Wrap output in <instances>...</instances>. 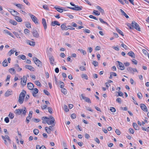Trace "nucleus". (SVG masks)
Returning <instances> with one entry per match:
<instances>
[{"label": "nucleus", "mask_w": 149, "mask_h": 149, "mask_svg": "<svg viewBox=\"0 0 149 149\" xmlns=\"http://www.w3.org/2000/svg\"><path fill=\"white\" fill-rule=\"evenodd\" d=\"M25 67L27 69L29 70L32 71H34V68L31 66L29 65H27L25 66Z\"/></svg>", "instance_id": "a211bd4d"}, {"label": "nucleus", "mask_w": 149, "mask_h": 149, "mask_svg": "<svg viewBox=\"0 0 149 149\" xmlns=\"http://www.w3.org/2000/svg\"><path fill=\"white\" fill-rule=\"evenodd\" d=\"M22 109V113L24 115H25L26 114V108L24 107V109Z\"/></svg>", "instance_id": "a19ab883"}, {"label": "nucleus", "mask_w": 149, "mask_h": 149, "mask_svg": "<svg viewBox=\"0 0 149 149\" xmlns=\"http://www.w3.org/2000/svg\"><path fill=\"white\" fill-rule=\"evenodd\" d=\"M127 70L130 73L134 74V72H137V70L136 68H132L130 67H128L127 68Z\"/></svg>", "instance_id": "6e6552de"}, {"label": "nucleus", "mask_w": 149, "mask_h": 149, "mask_svg": "<svg viewBox=\"0 0 149 149\" xmlns=\"http://www.w3.org/2000/svg\"><path fill=\"white\" fill-rule=\"evenodd\" d=\"M35 83L38 86H40L41 84L38 81H35Z\"/></svg>", "instance_id": "338daca9"}, {"label": "nucleus", "mask_w": 149, "mask_h": 149, "mask_svg": "<svg viewBox=\"0 0 149 149\" xmlns=\"http://www.w3.org/2000/svg\"><path fill=\"white\" fill-rule=\"evenodd\" d=\"M26 43L32 46H34L35 45V42L31 41L29 40H27L26 41Z\"/></svg>", "instance_id": "9d476101"}, {"label": "nucleus", "mask_w": 149, "mask_h": 149, "mask_svg": "<svg viewBox=\"0 0 149 149\" xmlns=\"http://www.w3.org/2000/svg\"><path fill=\"white\" fill-rule=\"evenodd\" d=\"M120 10L122 13V14L124 15L127 18H129V16L122 9H120Z\"/></svg>", "instance_id": "bb28decb"}, {"label": "nucleus", "mask_w": 149, "mask_h": 149, "mask_svg": "<svg viewBox=\"0 0 149 149\" xmlns=\"http://www.w3.org/2000/svg\"><path fill=\"white\" fill-rule=\"evenodd\" d=\"M62 93H63L64 95H65L67 94V91L66 89L64 88H62V89L61 90Z\"/></svg>", "instance_id": "f704fd0d"}, {"label": "nucleus", "mask_w": 149, "mask_h": 149, "mask_svg": "<svg viewBox=\"0 0 149 149\" xmlns=\"http://www.w3.org/2000/svg\"><path fill=\"white\" fill-rule=\"evenodd\" d=\"M49 60L50 61V64L52 65H54V58L53 56H49Z\"/></svg>", "instance_id": "dca6fc26"}, {"label": "nucleus", "mask_w": 149, "mask_h": 149, "mask_svg": "<svg viewBox=\"0 0 149 149\" xmlns=\"http://www.w3.org/2000/svg\"><path fill=\"white\" fill-rule=\"evenodd\" d=\"M32 34L33 36L36 38H38L39 37V34L36 30L33 29L32 32Z\"/></svg>", "instance_id": "9b49d317"}, {"label": "nucleus", "mask_w": 149, "mask_h": 149, "mask_svg": "<svg viewBox=\"0 0 149 149\" xmlns=\"http://www.w3.org/2000/svg\"><path fill=\"white\" fill-rule=\"evenodd\" d=\"M116 30L118 33H119L122 36H124V35L123 34V32L121 30H120L119 29L117 28H116Z\"/></svg>", "instance_id": "e433bc0d"}, {"label": "nucleus", "mask_w": 149, "mask_h": 149, "mask_svg": "<svg viewBox=\"0 0 149 149\" xmlns=\"http://www.w3.org/2000/svg\"><path fill=\"white\" fill-rule=\"evenodd\" d=\"M21 79H22L21 82V84L22 85L24 86L26 84L27 78L26 77L24 76L22 77V78H21Z\"/></svg>", "instance_id": "0eeeda50"}, {"label": "nucleus", "mask_w": 149, "mask_h": 149, "mask_svg": "<svg viewBox=\"0 0 149 149\" xmlns=\"http://www.w3.org/2000/svg\"><path fill=\"white\" fill-rule=\"evenodd\" d=\"M32 93L34 97H36V94L38 93V90L37 88H33L32 90Z\"/></svg>", "instance_id": "f8f14e48"}, {"label": "nucleus", "mask_w": 149, "mask_h": 149, "mask_svg": "<svg viewBox=\"0 0 149 149\" xmlns=\"http://www.w3.org/2000/svg\"><path fill=\"white\" fill-rule=\"evenodd\" d=\"M84 100L85 101L87 102H89L90 103L91 102L90 99L87 97H86Z\"/></svg>", "instance_id": "864d4df0"}, {"label": "nucleus", "mask_w": 149, "mask_h": 149, "mask_svg": "<svg viewBox=\"0 0 149 149\" xmlns=\"http://www.w3.org/2000/svg\"><path fill=\"white\" fill-rule=\"evenodd\" d=\"M129 131L130 132V133H131L132 134H133L134 133V130L132 129L131 128H130L129 129Z\"/></svg>", "instance_id": "680f3d73"}, {"label": "nucleus", "mask_w": 149, "mask_h": 149, "mask_svg": "<svg viewBox=\"0 0 149 149\" xmlns=\"http://www.w3.org/2000/svg\"><path fill=\"white\" fill-rule=\"evenodd\" d=\"M110 110L111 112H114L116 111L115 109L113 107H111Z\"/></svg>", "instance_id": "13d9d810"}, {"label": "nucleus", "mask_w": 149, "mask_h": 149, "mask_svg": "<svg viewBox=\"0 0 149 149\" xmlns=\"http://www.w3.org/2000/svg\"><path fill=\"white\" fill-rule=\"evenodd\" d=\"M9 72L12 74H14L15 73V70L13 68H11L9 70Z\"/></svg>", "instance_id": "b1692460"}, {"label": "nucleus", "mask_w": 149, "mask_h": 149, "mask_svg": "<svg viewBox=\"0 0 149 149\" xmlns=\"http://www.w3.org/2000/svg\"><path fill=\"white\" fill-rule=\"evenodd\" d=\"M132 125L135 130H139V127L136 123H133L132 124Z\"/></svg>", "instance_id": "4be33fe9"}, {"label": "nucleus", "mask_w": 149, "mask_h": 149, "mask_svg": "<svg viewBox=\"0 0 149 149\" xmlns=\"http://www.w3.org/2000/svg\"><path fill=\"white\" fill-rule=\"evenodd\" d=\"M51 25L53 26H55L56 25L58 26L60 25V23L57 21H56L52 22Z\"/></svg>", "instance_id": "6ab92c4d"}, {"label": "nucleus", "mask_w": 149, "mask_h": 149, "mask_svg": "<svg viewBox=\"0 0 149 149\" xmlns=\"http://www.w3.org/2000/svg\"><path fill=\"white\" fill-rule=\"evenodd\" d=\"M128 54L132 58H135V55L134 53L132 51L129 52L128 53Z\"/></svg>", "instance_id": "5701e85b"}, {"label": "nucleus", "mask_w": 149, "mask_h": 149, "mask_svg": "<svg viewBox=\"0 0 149 149\" xmlns=\"http://www.w3.org/2000/svg\"><path fill=\"white\" fill-rule=\"evenodd\" d=\"M3 65L4 67H6L8 66V63L7 62V61L6 59L4 60L2 62Z\"/></svg>", "instance_id": "a878e982"}, {"label": "nucleus", "mask_w": 149, "mask_h": 149, "mask_svg": "<svg viewBox=\"0 0 149 149\" xmlns=\"http://www.w3.org/2000/svg\"><path fill=\"white\" fill-rule=\"evenodd\" d=\"M55 8L60 13H61L63 11V10L62 8H58L56 7H55Z\"/></svg>", "instance_id": "c756f323"}, {"label": "nucleus", "mask_w": 149, "mask_h": 149, "mask_svg": "<svg viewBox=\"0 0 149 149\" xmlns=\"http://www.w3.org/2000/svg\"><path fill=\"white\" fill-rule=\"evenodd\" d=\"M86 97H85L84 96V95L83 94H82L81 95L80 98L81 100H84V99Z\"/></svg>", "instance_id": "69168bd1"}, {"label": "nucleus", "mask_w": 149, "mask_h": 149, "mask_svg": "<svg viewBox=\"0 0 149 149\" xmlns=\"http://www.w3.org/2000/svg\"><path fill=\"white\" fill-rule=\"evenodd\" d=\"M79 69L80 70L82 71H85L86 70L85 67L83 66H81L79 68Z\"/></svg>", "instance_id": "3c124183"}, {"label": "nucleus", "mask_w": 149, "mask_h": 149, "mask_svg": "<svg viewBox=\"0 0 149 149\" xmlns=\"http://www.w3.org/2000/svg\"><path fill=\"white\" fill-rule=\"evenodd\" d=\"M47 109H48V112L50 113H52V109L51 107H48L47 108Z\"/></svg>", "instance_id": "0e129e2a"}, {"label": "nucleus", "mask_w": 149, "mask_h": 149, "mask_svg": "<svg viewBox=\"0 0 149 149\" xmlns=\"http://www.w3.org/2000/svg\"><path fill=\"white\" fill-rule=\"evenodd\" d=\"M15 52V51L14 50L11 49L8 53V55L9 56H10L12 54H14Z\"/></svg>", "instance_id": "72a5a7b5"}, {"label": "nucleus", "mask_w": 149, "mask_h": 149, "mask_svg": "<svg viewBox=\"0 0 149 149\" xmlns=\"http://www.w3.org/2000/svg\"><path fill=\"white\" fill-rule=\"evenodd\" d=\"M6 139L9 142H10L11 141V140L10 139L9 136L8 135H6Z\"/></svg>", "instance_id": "e2e57ef3"}, {"label": "nucleus", "mask_w": 149, "mask_h": 149, "mask_svg": "<svg viewBox=\"0 0 149 149\" xmlns=\"http://www.w3.org/2000/svg\"><path fill=\"white\" fill-rule=\"evenodd\" d=\"M46 131L48 134H50L51 132V131L49 129L48 127H46L45 128Z\"/></svg>", "instance_id": "c03bdc74"}, {"label": "nucleus", "mask_w": 149, "mask_h": 149, "mask_svg": "<svg viewBox=\"0 0 149 149\" xmlns=\"http://www.w3.org/2000/svg\"><path fill=\"white\" fill-rule=\"evenodd\" d=\"M117 62L118 64V65L120 68V69L121 70H123L125 69V67L124 65L121 62L119 61H117Z\"/></svg>", "instance_id": "ddd939ff"}, {"label": "nucleus", "mask_w": 149, "mask_h": 149, "mask_svg": "<svg viewBox=\"0 0 149 149\" xmlns=\"http://www.w3.org/2000/svg\"><path fill=\"white\" fill-rule=\"evenodd\" d=\"M116 101L117 102L119 103L120 104L121 103V100L120 98L119 97L117 98L116 100Z\"/></svg>", "instance_id": "774afa93"}, {"label": "nucleus", "mask_w": 149, "mask_h": 149, "mask_svg": "<svg viewBox=\"0 0 149 149\" xmlns=\"http://www.w3.org/2000/svg\"><path fill=\"white\" fill-rule=\"evenodd\" d=\"M121 46L123 48H124L125 50H127L129 49L128 47L125 45V44H124L123 43L121 44Z\"/></svg>", "instance_id": "58836bf2"}, {"label": "nucleus", "mask_w": 149, "mask_h": 149, "mask_svg": "<svg viewBox=\"0 0 149 149\" xmlns=\"http://www.w3.org/2000/svg\"><path fill=\"white\" fill-rule=\"evenodd\" d=\"M14 5L15 6H16L18 8L21 9L22 8V5L21 4H17L15 3H14Z\"/></svg>", "instance_id": "473e14b6"}, {"label": "nucleus", "mask_w": 149, "mask_h": 149, "mask_svg": "<svg viewBox=\"0 0 149 149\" xmlns=\"http://www.w3.org/2000/svg\"><path fill=\"white\" fill-rule=\"evenodd\" d=\"M78 50L80 51L84 55H85L86 54V52L83 49H79Z\"/></svg>", "instance_id": "4c0bfd02"}, {"label": "nucleus", "mask_w": 149, "mask_h": 149, "mask_svg": "<svg viewBox=\"0 0 149 149\" xmlns=\"http://www.w3.org/2000/svg\"><path fill=\"white\" fill-rule=\"evenodd\" d=\"M12 94V91H8L6 92L5 94V96L6 97H8L11 95Z\"/></svg>", "instance_id": "aec40b11"}, {"label": "nucleus", "mask_w": 149, "mask_h": 149, "mask_svg": "<svg viewBox=\"0 0 149 149\" xmlns=\"http://www.w3.org/2000/svg\"><path fill=\"white\" fill-rule=\"evenodd\" d=\"M115 132L118 135H120L121 134L120 131L118 130L117 129L116 130Z\"/></svg>", "instance_id": "bf43d9fd"}, {"label": "nucleus", "mask_w": 149, "mask_h": 149, "mask_svg": "<svg viewBox=\"0 0 149 149\" xmlns=\"http://www.w3.org/2000/svg\"><path fill=\"white\" fill-rule=\"evenodd\" d=\"M26 94V91L24 90H23L22 92L20 93L18 100L20 104H21L23 102Z\"/></svg>", "instance_id": "f257e3e1"}, {"label": "nucleus", "mask_w": 149, "mask_h": 149, "mask_svg": "<svg viewBox=\"0 0 149 149\" xmlns=\"http://www.w3.org/2000/svg\"><path fill=\"white\" fill-rule=\"evenodd\" d=\"M4 121L6 123H8L9 121L8 118L7 117H6L4 119Z\"/></svg>", "instance_id": "052dcab7"}, {"label": "nucleus", "mask_w": 149, "mask_h": 149, "mask_svg": "<svg viewBox=\"0 0 149 149\" xmlns=\"http://www.w3.org/2000/svg\"><path fill=\"white\" fill-rule=\"evenodd\" d=\"M22 112V109H17L15 111V113L16 114L20 115Z\"/></svg>", "instance_id": "412c9836"}, {"label": "nucleus", "mask_w": 149, "mask_h": 149, "mask_svg": "<svg viewBox=\"0 0 149 149\" xmlns=\"http://www.w3.org/2000/svg\"><path fill=\"white\" fill-rule=\"evenodd\" d=\"M59 84H61L60 86L61 88H63L64 87V84L62 81H60L59 82Z\"/></svg>", "instance_id": "6e6d98bb"}, {"label": "nucleus", "mask_w": 149, "mask_h": 149, "mask_svg": "<svg viewBox=\"0 0 149 149\" xmlns=\"http://www.w3.org/2000/svg\"><path fill=\"white\" fill-rule=\"evenodd\" d=\"M137 96L139 99H141L142 97V95L141 93H137Z\"/></svg>", "instance_id": "5fc2aeb1"}, {"label": "nucleus", "mask_w": 149, "mask_h": 149, "mask_svg": "<svg viewBox=\"0 0 149 149\" xmlns=\"http://www.w3.org/2000/svg\"><path fill=\"white\" fill-rule=\"evenodd\" d=\"M15 19L18 22H21L22 21V18L18 16H15Z\"/></svg>", "instance_id": "cd10ccee"}, {"label": "nucleus", "mask_w": 149, "mask_h": 149, "mask_svg": "<svg viewBox=\"0 0 149 149\" xmlns=\"http://www.w3.org/2000/svg\"><path fill=\"white\" fill-rule=\"evenodd\" d=\"M9 22L13 25H16L17 24V22L16 21L12 19H10Z\"/></svg>", "instance_id": "7c9ffc66"}, {"label": "nucleus", "mask_w": 149, "mask_h": 149, "mask_svg": "<svg viewBox=\"0 0 149 149\" xmlns=\"http://www.w3.org/2000/svg\"><path fill=\"white\" fill-rule=\"evenodd\" d=\"M33 60L35 63L38 66H42V63L36 57H33Z\"/></svg>", "instance_id": "7ed1b4c3"}, {"label": "nucleus", "mask_w": 149, "mask_h": 149, "mask_svg": "<svg viewBox=\"0 0 149 149\" xmlns=\"http://www.w3.org/2000/svg\"><path fill=\"white\" fill-rule=\"evenodd\" d=\"M39 133V130L37 129H35L33 130V133L36 135L38 134Z\"/></svg>", "instance_id": "37998d69"}, {"label": "nucleus", "mask_w": 149, "mask_h": 149, "mask_svg": "<svg viewBox=\"0 0 149 149\" xmlns=\"http://www.w3.org/2000/svg\"><path fill=\"white\" fill-rule=\"evenodd\" d=\"M52 120H46V123L49 125H52V124H54L55 125V120L54 118H52Z\"/></svg>", "instance_id": "20e7f679"}, {"label": "nucleus", "mask_w": 149, "mask_h": 149, "mask_svg": "<svg viewBox=\"0 0 149 149\" xmlns=\"http://www.w3.org/2000/svg\"><path fill=\"white\" fill-rule=\"evenodd\" d=\"M81 77L82 78H85V79L87 80L88 79V77L87 74H83L81 75Z\"/></svg>", "instance_id": "c9c22d12"}, {"label": "nucleus", "mask_w": 149, "mask_h": 149, "mask_svg": "<svg viewBox=\"0 0 149 149\" xmlns=\"http://www.w3.org/2000/svg\"><path fill=\"white\" fill-rule=\"evenodd\" d=\"M25 26L27 28H31V26L30 24L28 22H26L25 24Z\"/></svg>", "instance_id": "de8ad7c7"}, {"label": "nucleus", "mask_w": 149, "mask_h": 149, "mask_svg": "<svg viewBox=\"0 0 149 149\" xmlns=\"http://www.w3.org/2000/svg\"><path fill=\"white\" fill-rule=\"evenodd\" d=\"M11 14L13 16H15V15H19V13L17 11L14 10L12 12Z\"/></svg>", "instance_id": "2f4dec72"}, {"label": "nucleus", "mask_w": 149, "mask_h": 149, "mask_svg": "<svg viewBox=\"0 0 149 149\" xmlns=\"http://www.w3.org/2000/svg\"><path fill=\"white\" fill-rule=\"evenodd\" d=\"M63 106L65 111L66 112H68L69 110L68 109L67 106L65 105H64Z\"/></svg>", "instance_id": "603ef678"}, {"label": "nucleus", "mask_w": 149, "mask_h": 149, "mask_svg": "<svg viewBox=\"0 0 149 149\" xmlns=\"http://www.w3.org/2000/svg\"><path fill=\"white\" fill-rule=\"evenodd\" d=\"M68 8L74 10H82V7L79 6H78L76 5L75 7H68Z\"/></svg>", "instance_id": "39448f33"}, {"label": "nucleus", "mask_w": 149, "mask_h": 149, "mask_svg": "<svg viewBox=\"0 0 149 149\" xmlns=\"http://www.w3.org/2000/svg\"><path fill=\"white\" fill-rule=\"evenodd\" d=\"M132 27L135 29L136 30L139 31H141V29L139 25L135 21H133L132 22Z\"/></svg>", "instance_id": "f03ea898"}, {"label": "nucleus", "mask_w": 149, "mask_h": 149, "mask_svg": "<svg viewBox=\"0 0 149 149\" xmlns=\"http://www.w3.org/2000/svg\"><path fill=\"white\" fill-rule=\"evenodd\" d=\"M4 31L5 33L9 35L12 37L14 38L13 36L10 32L9 31L7 30H4Z\"/></svg>", "instance_id": "393cba45"}, {"label": "nucleus", "mask_w": 149, "mask_h": 149, "mask_svg": "<svg viewBox=\"0 0 149 149\" xmlns=\"http://www.w3.org/2000/svg\"><path fill=\"white\" fill-rule=\"evenodd\" d=\"M96 8L99 10L101 13H104V10L102 9L99 6H96Z\"/></svg>", "instance_id": "c85d7f7f"}, {"label": "nucleus", "mask_w": 149, "mask_h": 149, "mask_svg": "<svg viewBox=\"0 0 149 149\" xmlns=\"http://www.w3.org/2000/svg\"><path fill=\"white\" fill-rule=\"evenodd\" d=\"M13 33L16 36L17 38H20V37L19 36V34L17 32H16L15 31H14L13 32Z\"/></svg>", "instance_id": "79ce46f5"}, {"label": "nucleus", "mask_w": 149, "mask_h": 149, "mask_svg": "<svg viewBox=\"0 0 149 149\" xmlns=\"http://www.w3.org/2000/svg\"><path fill=\"white\" fill-rule=\"evenodd\" d=\"M8 116L9 117V118L11 119L13 118L14 117V114L13 113H10Z\"/></svg>", "instance_id": "49530a36"}, {"label": "nucleus", "mask_w": 149, "mask_h": 149, "mask_svg": "<svg viewBox=\"0 0 149 149\" xmlns=\"http://www.w3.org/2000/svg\"><path fill=\"white\" fill-rule=\"evenodd\" d=\"M61 28L63 30H66L68 29V27H67L65 24H63L61 25Z\"/></svg>", "instance_id": "f3484780"}, {"label": "nucleus", "mask_w": 149, "mask_h": 149, "mask_svg": "<svg viewBox=\"0 0 149 149\" xmlns=\"http://www.w3.org/2000/svg\"><path fill=\"white\" fill-rule=\"evenodd\" d=\"M18 57H19L22 60H25L26 58V56L24 55H20L18 56Z\"/></svg>", "instance_id": "ea45409f"}, {"label": "nucleus", "mask_w": 149, "mask_h": 149, "mask_svg": "<svg viewBox=\"0 0 149 149\" xmlns=\"http://www.w3.org/2000/svg\"><path fill=\"white\" fill-rule=\"evenodd\" d=\"M30 16L31 17L32 20L34 22L35 24H38V19L35 16L31 14L30 15Z\"/></svg>", "instance_id": "423d86ee"}, {"label": "nucleus", "mask_w": 149, "mask_h": 149, "mask_svg": "<svg viewBox=\"0 0 149 149\" xmlns=\"http://www.w3.org/2000/svg\"><path fill=\"white\" fill-rule=\"evenodd\" d=\"M28 88L30 90H32L34 87V85L31 83H28L27 84Z\"/></svg>", "instance_id": "4468645a"}, {"label": "nucleus", "mask_w": 149, "mask_h": 149, "mask_svg": "<svg viewBox=\"0 0 149 149\" xmlns=\"http://www.w3.org/2000/svg\"><path fill=\"white\" fill-rule=\"evenodd\" d=\"M93 64L95 67L98 65V63L97 61H93Z\"/></svg>", "instance_id": "09e8293b"}, {"label": "nucleus", "mask_w": 149, "mask_h": 149, "mask_svg": "<svg viewBox=\"0 0 149 149\" xmlns=\"http://www.w3.org/2000/svg\"><path fill=\"white\" fill-rule=\"evenodd\" d=\"M31 118V117L29 116L27 117L26 120L27 123H29L30 120Z\"/></svg>", "instance_id": "a18cd8bd"}, {"label": "nucleus", "mask_w": 149, "mask_h": 149, "mask_svg": "<svg viewBox=\"0 0 149 149\" xmlns=\"http://www.w3.org/2000/svg\"><path fill=\"white\" fill-rule=\"evenodd\" d=\"M99 20L102 23H103L104 24H107V25L108 24L107 22L104 21L101 18H99Z\"/></svg>", "instance_id": "4d7b16f0"}, {"label": "nucleus", "mask_w": 149, "mask_h": 149, "mask_svg": "<svg viewBox=\"0 0 149 149\" xmlns=\"http://www.w3.org/2000/svg\"><path fill=\"white\" fill-rule=\"evenodd\" d=\"M140 107L143 111L147 112L148 111L146 105L143 104H140Z\"/></svg>", "instance_id": "1a4fd4ad"}, {"label": "nucleus", "mask_w": 149, "mask_h": 149, "mask_svg": "<svg viewBox=\"0 0 149 149\" xmlns=\"http://www.w3.org/2000/svg\"><path fill=\"white\" fill-rule=\"evenodd\" d=\"M42 23L43 24L44 29L46 30L47 28V23L45 19L42 18Z\"/></svg>", "instance_id": "2eb2a0df"}, {"label": "nucleus", "mask_w": 149, "mask_h": 149, "mask_svg": "<svg viewBox=\"0 0 149 149\" xmlns=\"http://www.w3.org/2000/svg\"><path fill=\"white\" fill-rule=\"evenodd\" d=\"M93 13L95 14V15H100V13L98 12V11L97 10H94L93 11Z\"/></svg>", "instance_id": "8fccbe9b"}]
</instances>
